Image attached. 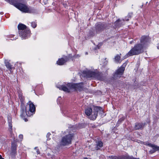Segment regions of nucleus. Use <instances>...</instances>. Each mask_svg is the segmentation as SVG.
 Segmentation results:
<instances>
[{
    "label": "nucleus",
    "mask_w": 159,
    "mask_h": 159,
    "mask_svg": "<svg viewBox=\"0 0 159 159\" xmlns=\"http://www.w3.org/2000/svg\"><path fill=\"white\" fill-rule=\"evenodd\" d=\"M150 41V39L148 37L143 36L140 38V43L136 44L128 52L124 57V59L133 55H139L143 53L144 49L146 48L148 43Z\"/></svg>",
    "instance_id": "nucleus-1"
},
{
    "label": "nucleus",
    "mask_w": 159,
    "mask_h": 159,
    "mask_svg": "<svg viewBox=\"0 0 159 159\" xmlns=\"http://www.w3.org/2000/svg\"><path fill=\"white\" fill-rule=\"evenodd\" d=\"M19 98L21 102V108L20 116L22 117H25L26 115L30 116L32 115L35 111V107L34 104L29 101L25 107L22 103L24 101L25 98L22 93H19Z\"/></svg>",
    "instance_id": "nucleus-2"
},
{
    "label": "nucleus",
    "mask_w": 159,
    "mask_h": 159,
    "mask_svg": "<svg viewBox=\"0 0 159 159\" xmlns=\"http://www.w3.org/2000/svg\"><path fill=\"white\" fill-rule=\"evenodd\" d=\"M102 111V108L100 107L96 106L94 107L93 111L91 108H88L85 110V114L88 116L91 115L90 119L93 120H94L98 116V112Z\"/></svg>",
    "instance_id": "nucleus-3"
},
{
    "label": "nucleus",
    "mask_w": 159,
    "mask_h": 159,
    "mask_svg": "<svg viewBox=\"0 0 159 159\" xmlns=\"http://www.w3.org/2000/svg\"><path fill=\"white\" fill-rule=\"evenodd\" d=\"M73 135V134H70L63 137L61 142V144L65 146L71 143Z\"/></svg>",
    "instance_id": "nucleus-4"
},
{
    "label": "nucleus",
    "mask_w": 159,
    "mask_h": 159,
    "mask_svg": "<svg viewBox=\"0 0 159 159\" xmlns=\"http://www.w3.org/2000/svg\"><path fill=\"white\" fill-rule=\"evenodd\" d=\"M67 86L69 87L70 89H73L75 90L80 91L83 89V83L79 84H67Z\"/></svg>",
    "instance_id": "nucleus-5"
},
{
    "label": "nucleus",
    "mask_w": 159,
    "mask_h": 159,
    "mask_svg": "<svg viewBox=\"0 0 159 159\" xmlns=\"http://www.w3.org/2000/svg\"><path fill=\"white\" fill-rule=\"evenodd\" d=\"M18 28L19 34L23 37H25L23 34L24 32L23 31L25 30L26 29H28L27 28L26 26L22 24H19L18 25Z\"/></svg>",
    "instance_id": "nucleus-6"
},
{
    "label": "nucleus",
    "mask_w": 159,
    "mask_h": 159,
    "mask_svg": "<svg viewBox=\"0 0 159 159\" xmlns=\"http://www.w3.org/2000/svg\"><path fill=\"white\" fill-rule=\"evenodd\" d=\"M125 70V67L121 66L116 71L114 75V77H120L122 75Z\"/></svg>",
    "instance_id": "nucleus-7"
},
{
    "label": "nucleus",
    "mask_w": 159,
    "mask_h": 159,
    "mask_svg": "<svg viewBox=\"0 0 159 159\" xmlns=\"http://www.w3.org/2000/svg\"><path fill=\"white\" fill-rule=\"evenodd\" d=\"M105 24L101 23L97 24L96 25V30L97 32H100L104 30L105 28Z\"/></svg>",
    "instance_id": "nucleus-8"
},
{
    "label": "nucleus",
    "mask_w": 159,
    "mask_h": 159,
    "mask_svg": "<svg viewBox=\"0 0 159 159\" xmlns=\"http://www.w3.org/2000/svg\"><path fill=\"white\" fill-rule=\"evenodd\" d=\"M24 32V35L25 36V37H23L20 35V36L22 38V39H28V38L30 37V31L29 29H26L25 30L23 31Z\"/></svg>",
    "instance_id": "nucleus-9"
},
{
    "label": "nucleus",
    "mask_w": 159,
    "mask_h": 159,
    "mask_svg": "<svg viewBox=\"0 0 159 159\" xmlns=\"http://www.w3.org/2000/svg\"><path fill=\"white\" fill-rule=\"evenodd\" d=\"M69 60L68 58L66 57L64 58H62L59 59L58 61H57V64L59 65H63L66 62L68 61Z\"/></svg>",
    "instance_id": "nucleus-10"
},
{
    "label": "nucleus",
    "mask_w": 159,
    "mask_h": 159,
    "mask_svg": "<svg viewBox=\"0 0 159 159\" xmlns=\"http://www.w3.org/2000/svg\"><path fill=\"white\" fill-rule=\"evenodd\" d=\"M145 123H136L135 124L134 127L135 130L142 129L143 128Z\"/></svg>",
    "instance_id": "nucleus-11"
},
{
    "label": "nucleus",
    "mask_w": 159,
    "mask_h": 159,
    "mask_svg": "<svg viewBox=\"0 0 159 159\" xmlns=\"http://www.w3.org/2000/svg\"><path fill=\"white\" fill-rule=\"evenodd\" d=\"M98 73L95 72L89 71L86 75L87 78H96L98 75Z\"/></svg>",
    "instance_id": "nucleus-12"
},
{
    "label": "nucleus",
    "mask_w": 159,
    "mask_h": 159,
    "mask_svg": "<svg viewBox=\"0 0 159 159\" xmlns=\"http://www.w3.org/2000/svg\"><path fill=\"white\" fill-rule=\"evenodd\" d=\"M124 20H121L119 19L117 20L115 23V26L116 28H118L121 26L123 24Z\"/></svg>",
    "instance_id": "nucleus-13"
},
{
    "label": "nucleus",
    "mask_w": 159,
    "mask_h": 159,
    "mask_svg": "<svg viewBox=\"0 0 159 159\" xmlns=\"http://www.w3.org/2000/svg\"><path fill=\"white\" fill-rule=\"evenodd\" d=\"M17 145L16 143H13L11 144V149L12 153L15 154L16 152Z\"/></svg>",
    "instance_id": "nucleus-14"
},
{
    "label": "nucleus",
    "mask_w": 159,
    "mask_h": 159,
    "mask_svg": "<svg viewBox=\"0 0 159 159\" xmlns=\"http://www.w3.org/2000/svg\"><path fill=\"white\" fill-rule=\"evenodd\" d=\"M5 66L7 67V68L10 71L11 73L12 72V70L14 69V67H12L11 64L8 62L5 63Z\"/></svg>",
    "instance_id": "nucleus-15"
},
{
    "label": "nucleus",
    "mask_w": 159,
    "mask_h": 159,
    "mask_svg": "<svg viewBox=\"0 0 159 159\" xmlns=\"http://www.w3.org/2000/svg\"><path fill=\"white\" fill-rule=\"evenodd\" d=\"M59 88L60 89H61L62 90H63L64 91L67 92H69V89H70L69 88V89L66 86L63 85H61L60 87H59Z\"/></svg>",
    "instance_id": "nucleus-16"
},
{
    "label": "nucleus",
    "mask_w": 159,
    "mask_h": 159,
    "mask_svg": "<svg viewBox=\"0 0 159 159\" xmlns=\"http://www.w3.org/2000/svg\"><path fill=\"white\" fill-rule=\"evenodd\" d=\"M103 146V143L102 141H98L97 143L96 149L97 150L100 149Z\"/></svg>",
    "instance_id": "nucleus-17"
},
{
    "label": "nucleus",
    "mask_w": 159,
    "mask_h": 159,
    "mask_svg": "<svg viewBox=\"0 0 159 159\" xmlns=\"http://www.w3.org/2000/svg\"><path fill=\"white\" fill-rule=\"evenodd\" d=\"M121 55V54L120 53V55L118 54L116 55V56L115 57V61L117 63H120L121 62V61H120V56Z\"/></svg>",
    "instance_id": "nucleus-18"
},
{
    "label": "nucleus",
    "mask_w": 159,
    "mask_h": 159,
    "mask_svg": "<svg viewBox=\"0 0 159 159\" xmlns=\"http://www.w3.org/2000/svg\"><path fill=\"white\" fill-rule=\"evenodd\" d=\"M151 147L152 148L153 150H154L155 151H158L159 152V146L152 144V145H151Z\"/></svg>",
    "instance_id": "nucleus-19"
},
{
    "label": "nucleus",
    "mask_w": 159,
    "mask_h": 159,
    "mask_svg": "<svg viewBox=\"0 0 159 159\" xmlns=\"http://www.w3.org/2000/svg\"><path fill=\"white\" fill-rule=\"evenodd\" d=\"M107 159H118V156H110L107 157Z\"/></svg>",
    "instance_id": "nucleus-20"
},
{
    "label": "nucleus",
    "mask_w": 159,
    "mask_h": 159,
    "mask_svg": "<svg viewBox=\"0 0 159 159\" xmlns=\"http://www.w3.org/2000/svg\"><path fill=\"white\" fill-rule=\"evenodd\" d=\"M8 125L9 127V131L11 132L12 131V123H8Z\"/></svg>",
    "instance_id": "nucleus-21"
},
{
    "label": "nucleus",
    "mask_w": 159,
    "mask_h": 159,
    "mask_svg": "<svg viewBox=\"0 0 159 159\" xmlns=\"http://www.w3.org/2000/svg\"><path fill=\"white\" fill-rule=\"evenodd\" d=\"M31 25L32 27L34 28H36L37 26L36 23L34 22H32L31 23Z\"/></svg>",
    "instance_id": "nucleus-22"
},
{
    "label": "nucleus",
    "mask_w": 159,
    "mask_h": 159,
    "mask_svg": "<svg viewBox=\"0 0 159 159\" xmlns=\"http://www.w3.org/2000/svg\"><path fill=\"white\" fill-rule=\"evenodd\" d=\"M118 159H126V156H118Z\"/></svg>",
    "instance_id": "nucleus-23"
},
{
    "label": "nucleus",
    "mask_w": 159,
    "mask_h": 159,
    "mask_svg": "<svg viewBox=\"0 0 159 159\" xmlns=\"http://www.w3.org/2000/svg\"><path fill=\"white\" fill-rule=\"evenodd\" d=\"M144 144L145 145H146L148 146L151 147V145H152V144L151 143H150L148 142H146L144 143Z\"/></svg>",
    "instance_id": "nucleus-24"
},
{
    "label": "nucleus",
    "mask_w": 159,
    "mask_h": 159,
    "mask_svg": "<svg viewBox=\"0 0 159 159\" xmlns=\"http://www.w3.org/2000/svg\"><path fill=\"white\" fill-rule=\"evenodd\" d=\"M8 123H12V118L10 116L8 117Z\"/></svg>",
    "instance_id": "nucleus-25"
},
{
    "label": "nucleus",
    "mask_w": 159,
    "mask_h": 159,
    "mask_svg": "<svg viewBox=\"0 0 159 159\" xmlns=\"http://www.w3.org/2000/svg\"><path fill=\"white\" fill-rule=\"evenodd\" d=\"M126 159H139V158H136L133 157H130L129 156H126Z\"/></svg>",
    "instance_id": "nucleus-26"
},
{
    "label": "nucleus",
    "mask_w": 159,
    "mask_h": 159,
    "mask_svg": "<svg viewBox=\"0 0 159 159\" xmlns=\"http://www.w3.org/2000/svg\"><path fill=\"white\" fill-rule=\"evenodd\" d=\"M99 159H106V158L104 156L101 155L99 157Z\"/></svg>",
    "instance_id": "nucleus-27"
},
{
    "label": "nucleus",
    "mask_w": 159,
    "mask_h": 159,
    "mask_svg": "<svg viewBox=\"0 0 159 159\" xmlns=\"http://www.w3.org/2000/svg\"><path fill=\"white\" fill-rule=\"evenodd\" d=\"M156 151H155V150H153L152 149L150 150L149 151V152L150 154H152L155 152Z\"/></svg>",
    "instance_id": "nucleus-28"
},
{
    "label": "nucleus",
    "mask_w": 159,
    "mask_h": 159,
    "mask_svg": "<svg viewBox=\"0 0 159 159\" xmlns=\"http://www.w3.org/2000/svg\"><path fill=\"white\" fill-rule=\"evenodd\" d=\"M14 35H11L10 36V37L11 38V40H16V38H12L14 36Z\"/></svg>",
    "instance_id": "nucleus-29"
},
{
    "label": "nucleus",
    "mask_w": 159,
    "mask_h": 159,
    "mask_svg": "<svg viewBox=\"0 0 159 159\" xmlns=\"http://www.w3.org/2000/svg\"><path fill=\"white\" fill-rule=\"evenodd\" d=\"M19 138L20 139H22L23 138V135L22 134H20L19 136Z\"/></svg>",
    "instance_id": "nucleus-30"
},
{
    "label": "nucleus",
    "mask_w": 159,
    "mask_h": 159,
    "mask_svg": "<svg viewBox=\"0 0 159 159\" xmlns=\"http://www.w3.org/2000/svg\"><path fill=\"white\" fill-rule=\"evenodd\" d=\"M50 135L51 134L50 133H48L47 134V137L48 138H49Z\"/></svg>",
    "instance_id": "nucleus-31"
},
{
    "label": "nucleus",
    "mask_w": 159,
    "mask_h": 159,
    "mask_svg": "<svg viewBox=\"0 0 159 159\" xmlns=\"http://www.w3.org/2000/svg\"><path fill=\"white\" fill-rule=\"evenodd\" d=\"M124 120V119H120L119 120H118V122H121L123 120Z\"/></svg>",
    "instance_id": "nucleus-32"
},
{
    "label": "nucleus",
    "mask_w": 159,
    "mask_h": 159,
    "mask_svg": "<svg viewBox=\"0 0 159 159\" xmlns=\"http://www.w3.org/2000/svg\"><path fill=\"white\" fill-rule=\"evenodd\" d=\"M37 154H39L40 153V152L39 151V149H38V150L37 151Z\"/></svg>",
    "instance_id": "nucleus-33"
},
{
    "label": "nucleus",
    "mask_w": 159,
    "mask_h": 159,
    "mask_svg": "<svg viewBox=\"0 0 159 159\" xmlns=\"http://www.w3.org/2000/svg\"><path fill=\"white\" fill-rule=\"evenodd\" d=\"M0 159H4L2 157L1 155H0Z\"/></svg>",
    "instance_id": "nucleus-34"
},
{
    "label": "nucleus",
    "mask_w": 159,
    "mask_h": 159,
    "mask_svg": "<svg viewBox=\"0 0 159 159\" xmlns=\"http://www.w3.org/2000/svg\"><path fill=\"white\" fill-rule=\"evenodd\" d=\"M133 41H130L129 43H130V44H132L133 43Z\"/></svg>",
    "instance_id": "nucleus-35"
},
{
    "label": "nucleus",
    "mask_w": 159,
    "mask_h": 159,
    "mask_svg": "<svg viewBox=\"0 0 159 159\" xmlns=\"http://www.w3.org/2000/svg\"><path fill=\"white\" fill-rule=\"evenodd\" d=\"M24 120H25V121H28L27 119H25H25H24Z\"/></svg>",
    "instance_id": "nucleus-36"
},
{
    "label": "nucleus",
    "mask_w": 159,
    "mask_h": 159,
    "mask_svg": "<svg viewBox=\"0 0 159 159\" xmlns=\"http://www.w3.org/2000/svg\"><path fill=\"white\" fill-rule=\"evenodd\" d=\"M84 159H88V158H87V157H85V158H84Z\"/></svg>",
    "instance_id": "nucleus-37"
},
{
    "label": "nucleus",
    "mask_w": 159,
    "mask_h": 159,
    "mask_svg": "<svg viewBox=\"0 0 159 159\" xmlns=\"http://www.w3.org/2000/svg\"><path fill=\"white\" fill-rule=\"evenodd\" d=\"M37 148V147H35V148H34V149H36Z\"/></svg>",
    "instance_id": "nucleus-38"
},
{
    "label": "nucleus",
    "mask_w": 159,
    "mask_h": 159,
    "mask_svg": "<svg viewBox=\"0 0 159 159\" xmlns=\"http://www.w3.org/2000/svg\"><path fill=\"white\" fill-rule=\"evenodd\" d=\"M85 54H86V55H87V54H88V52H85Z\"/></svg>",
    "instance_id": "nucleus-39"
},
{
    "label": "nucleus",
    "mask_w": 159,
    "mask_h": 159,
    "mask_svg": "<svg viewBox=\"0 0 159 159\" xmlns=\"http://www.w3.org/2000/svg\"><path fill=\"white\" fill-rule=\"evenodd\" d=\"M157 48L159 49V46L157 47Z\"/></svg>",
    "instance_id": "nucleus-40"
}]
</instances>
